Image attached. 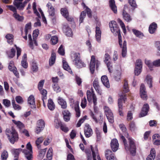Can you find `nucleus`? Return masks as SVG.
<instances>
[{
	"mask_svg": "<svg viewBox=\"0 0 160 160\" xmlns=\"http://www.w3.org/2000/svg\"><path fill=\"white\" fill-rule=\"evenodd\" d=\"M109 27L112 32L116 36L118 35L119 44L122 49V55L123 57H125L127 54V42L126 41H123L122 45V37L120 33V30L118 27L116 22L112 21L109 23Z\"/></svg>",
	"mask_w": 160,
	"mask_h": 160,
	"instance_id": "f257e3e1",
	"label": "nucleus"
},
{
	"mask_svg": "<svg viewBox=\"0 0 160 160\" xmlns=\"http://www.w3.org/2000/svg\"><path fill=\"white\" fill-rule=\"evenodd\" d=\"M129 91L127 81L126 80H125L123 88V91L122 94H119L120 98L118 99V102L119 114L120 116H123V112L122 111L123 103H124L126 99V95L125 94V93L128 92Z\"/></svg>",
	"mask_w": 160,
	"mask_h": 160,
	"instance_id": "f03ea898",
	"label": "nucleus"
},
{
	"mask_svg": "<svg viewBox=\"0 0 160 160\" xmlns=\"http://www.w3.org/2000/svg\"><path fill=\"white\" fill-rule=\"evenodd\" d=\"M120 137L123 141L124 143L125 148L126 150H129L131 153L134 156L136 153V147L135 143L132 138H128V140L129 142V146H128V144L126 142V140L124 136L122 135H120Z\"/></svg>",
	"mask_w": 160,
	"mask_h": 160,
	"instance_id": "7ed1b4c3",
	"label": "nucleus"
},
{
	"mask_svg": "<svg viewBox=\"0 0 160 160\" xmlns=\"http://www.w3.org/2000/svg\"><path fill=\"white\" fill-rule=\"evenodd\" d=\"M6 134L12 143L14 144L18 141V134L13 127L12 128L11 130L7 128L6 130Z\"/></svg>",
	"mask_w": 160,
	"mask_h": 160,
	"instance_id": "20e7f679",
	"label": "nucleus"
},
{
	"mask_svg": "<svg viewBox=\"0 0 160 160\" xmlns=\"http://www.w3.org/2000/svg\"><path fill=\"white\" fill-rule=\"evenodd\" d=\"M72 57L73 62L78 68H82L85 67L86 65L80 59L79 53H75Z\"/></svg>",
	"mask_w": 160,
	"mask_h": 160,
	"instance_id": "39448f33",
	"label": "nucleus"
},
{
	"mask_svg": "<svg viewBox=\"0 0 160 160\" xmlns=\"http://www.w3.org/2000/svg\"><path fill=\"white\" fill-rule=\"evenodd\" d=\"M104 110L109 122L111 123H113L114 121V117L111 110L106 106L105 107Z\"/></svg>",
	"mask_w": 160,
	"mask_h": 160,
	"instance_id": "423d86ee",
	"label": "nucleus"
},
{
	"mask_svg": "<svg viewBox=\"0 0 160 160\" xmlns=\"http://www.w3.org/2000/svg\"><path fill=\"white\" fill-rule=\"evenodd\" d=\"M87 95L88 101L90 102L92 99L93 104L94 105H96L97 104V98L94 91H92L91 92L90 91L88 90L87 92Z\"/></svg>",
	"mask_w": 160,
	"mask_h": 160,
	"instance_id": "0eeeda50",
	"label": "nucleus"
},
{
	"mask_svg": "<svg viewBox=\"0 0 160 160\" xmlns=\"http://www.w3.org/2000/svg\"><path fill=\"white\" fill-rule=\"evenodd\" d=\"M47 6L48 8L49 15L51 17V18L54 22L55 21L56 18L54 8L52 6L51 3L50 2H48L47 4Z\"/></svg>",
	"mask_w": 160,
	"mask_h": 160,
	"instance_id": "6e6552de",
	"label": "nucleus"
},
{
	"mask_svg": "<svg viewBox=\"0 0 160 160\" xmlns=\"http://www.w3.org/2000/svg\"><path fill=\"white\" fill-rule=\"evenodd\" d=\"M91 149L92 153L93 160H96V156H97L98 160H101L98 154V150L97 147L93 148L92 145L90 146Z\"/></svg>",
	"mask_w": 160,
	"mask_h": 160,
	"instance_id": "1a4fd4ad",
	"label": "nucleus"
},
{
	"mask_svg": "<svg viewBox=\"0 0 160 160\" xmlns=\"http://www.w3.org/2000/svg\"><path fill=\"white\" fill-rule=\"evenodd\" d=\"M84 132L85 136L87 138L90 137L92 134V130L88 124H86L84 128Z\"/></svg>",
	"mask_w": 160,
	"mask_h": 160,
	"instance_id": "9d476101",
	"label": "nucleus"
},
{
	"mask_svg": "<svg viewBox=\"0 0 160 160\" xmlns=\"http://www.w3.org/2000/svg\"><path fill=\"white\" fill-rule=\"evenodd\" d=\"M140 92L141 98L144 100H146L147 98V95L146 88L144 84H141L140 88Z\"/></svg>",
	"mask_w": 160,
	"mask_h": 160,
	"instance_id": "9b49d317",
	"label": "nucleus"
},
{
	"mask_svg": "<svg viewBox=\"0 0 160 160\" xmlns=\"http://www.w3.org/2000/svg\"><path fill=\"white\" fill-rule=\"evenodd\" d=\"M105 155L108 160H117L114 154L110 150H107L106 151Z\"/></svg>",
	"mask_w": 160,
	"mask_h": 160,
	"instance_id": "f8f14e48",
	"label": "nucleus"
},
{
	"mask_svg": "<svg viewBox=\"0 0 160 160\" xmlns=\"http://www.w3.org/2000/svg\"><path fill=\"white\" fill-rule=\"evenodd\" d=\"M62 30L66 35L68 36H70L72 35V29L69 28L67 24L63 25Z\"/></svg>",
	"mask_w": 160,
	"mask_h": 160,
	"instance_id": "ddd939ff",
	"label": "nucleus"
},
{
	"mask_svg": "<svg viewBox=\"0 0 160 160\" xmlns=\"http://www.w3.org/2000/svg\"><path fill=\"white\" fill-rule=\"evenodd\" d=\"M128 9L127 6H124L123 12L122 16L124 20L128 22H130L132 20V18L130 15L126 11V9Z\"/></svg>",
	"mask_w": 160,
	"mask_h": 160,
	"instance_id": "4468645a",
	"label": "nucleus"
},
{
	"mask_svg": "<svg viewBox=\"0 0 160 160\" xmlns=\"http://www.w3.org/2000/svg\"><path fill=\"white\" fill-rule=\"evenodd\" d=\"M93 86L96 91L99 94H102V91L100 89L99 84L98 80V78H95L93 82Z\"/></svg>",
	"mask_w": 160,
	"mask_h": 160,
	"instance_id": "2eb2a0df",
	"label": "nucleus"
},
{
	"mask_svg": "<svg viewBox=\"0 0 160 160\" xmlns=\"http://www.w3.org/2000/svg\"><path fill=\"white\" fill-rule=\"evenodd\" d=\"M149 109V106L148 105V104H145L142 108L141 112L139 114V117H143L147 115Z\"/></svg>",
	"mask_w": 160,
	"mask_h": 160,
	"instance_id": "dca6fc26",
	"label": "nucleus"
},
{
	"mask_svg": "<svg viewBox=\"0 0 160 160\" xmlns=\"http://www.w3.org/2000/svg\"><path fill=\"white\" fill-rule=\"evenodd\" d=\"M95 58L94 56L92 55L91 57L90 63V70L92 74L94 73L95 70Z\"/></svg>",
	"mask_w": 160,
	"mask_h": 160,
	"instance_id": "f3484780",
	"label": "nucleus"
},
{
	"mask_svg": "<svg viewBox=\"0 0 160 160\" xmlns=\"http://www.w3.org/2000/svg\"><path fill=\"white\" fill-rule=\"evenodd\" d=\"M111 147L113 152H116L118 149L119 144L118 140L116 139L112 140L111 142Z\"/></svg>",
	"mask_w": 160,
	"mask_h": 160,
	"instance_id": "a211bd4d",
	"label": "nucleus"
},
{
	"mask_svg": "<svg viewBox=\"0 0 160 160\" xmlns=\"http://www.w3.org/2000/svg\"><path fill=\"white\" fill-rule=\"evenodd\" d=\"M24 157L27 160H31L32 159L33 157L32 152L28 151V150L23 149L22 151Z\"/></svg>",
	"mask_w": 160,
	"mask_h": 160,
	"instance_id": "6ab92c4d",
	"label": "nucleus"
},
{
	"mask_svg": "<svg viewBox=\"0 0 160 160\" xmlns=\"http://www.w3.org/2000/svg\"><path fill=\"white\" fill-rule=\"evenodd\" d=\"M156 156V151L154 148L151 149L150 154L146 158V160H154Z\"/></svg>",
	"mask_w": 160,
	"mask_h": 160,
	"instance_id": "aec40b11",
	"label": "nucleus"
},
{
	"mask_svg": "<svg viewBox=\"0 0 160 160\" xmlns=\"http://www.w3.org/2000/svg\"><path fill=\"white\" fill-rule=\"evenodd\" d=\"M28 103L32 105L31 107L32 108H36L35 98L33 95H31L28 99Z\"/></svg>",
	"mask_w": 160,
	"mask_h": 160,
	"instance_id": "412c9836",
	"label": "nucleus"
},
{
	"mask_svg": "<svg viewBox=\"0 0 160 160\" xmlns=\"http://www.w3.org/2000/svg\"><path fill=\"white\" fill-rule=\"evenodd\" d=\"M101 81L103 85L107 88L110 87V84L108 77L106 76H103L101 77Z\"/></svg>",
	"mask_w": 160,
	"mask_h": 160,
	"instance_id": "4be33fe9",
	"label": "nucleus"
},
{
	"mask_svg": "<svg viewBox=\"0 0 160 160\" xmlns=\"http://www.w3.org/2000/svg\"><path fill=\"white\" fill-rule=\"evenodd\" d=\"M157 28V24L154 22L152 23L149 26V32L151 34L154 33Z\"/></svg>",
	"mask_w": 160,
	"mask_h": 160,
	"instance_id": "5701e85b",
	"label": "nucleus"
},
{
	"mask_svg": "<svg viewBox=\"0 0 160 160\" xmlns=\"http://www.w3.org/2000/svg\"><path fill=\"white\" fill-rule=\"evenodd\" d=\"M110 7L111 10L115 13H116L117 12V7L115 5V2L114 0H110L109 1Z\"/></svg>",
	"mask_w": 160,
	"mask_h": 160,
	"instance_id": "b1692460",
	"label": "nucleus"
},
{
	"mask_svg": "<svg viewBox=\"0 0 160 160\" xmlns=\"http://www.w3.org/2000/svg\"><path fill=\"white\" fill-rule=\"evenodd\" d=\"M96 38L97 41L100 42L101 40V31L100 28L98 27H96Z\"/></svg>",
	"mask_w": 160,
	"mask_h": 160,
	"instance_id": "393cba45",
	"label": "nucleus"
},
{
	"mask_svg": "<svg viewBox=\"0 0 160 160\" xmlns=\"http://www.w3.org/2000/svg\"><path fill=\"white\" fill-rule=\"evenodd\" d=\"M23 0H15L13 2L14 5L19 10H22L23 6H22V2Z\"/></svg>",
	"mask_w": 160,
	"mask_h": 160,
	"instance_id": "a878e982",
	"label": "nucleus"
},
{
	"mask_svg": "<svg viewBox=\"0 0 160 160\" xmlns=\"http://www.w3.org/2000/svg\"><path fill=\"white\" fill-rule=\"evenodd\" d=\"M58 102L59 105L61 106L63 109H65L67 107V104L66 101L62 98L59 97L58 98Z\"/></svg>",
	"mask_w": 160,
	"mask_h": 160,
	"instance_id": "bb28decb",
	"label": "nucleus"
},
{
	"mask_svg": "<svg viewBox=\"0 0 160 160\" xmlns=\"http://www.w3.org/2000/svg\"><path fill=\"white\" fill-rule=\"evenodd\" d=\"M74 108L76 112V116L79 117L80 115V111L79 106L78 102H75L74 103Z\"/></svg>",
	"mask_w": 160,
	"mask_h": 160,
	"instance_id": "cd10ccee",
	"label": "nucleus"
},
{
	"mask_svg": "<svg viewBox=\"0 0 160 160\" xmlns=\"http://www.w3.org/2000/svg\"><path fill=\"white\" fill-rule=\"evenodd\" d=\"M155 62V61L153 62H152L150 60H147L146 59L145 60V64L148 66L151 70H152V68L153 66L156 67V64L154 63Z\"/></svg>",
	"mask_w": 160,
	"mask_h": 160,
	"instance_id": "c85d7f7f",
	"label": "nucleus"
},
{
	"mask_svg": "<svg viewBox=\"0 0 160 160\" xmlns=\"http://www.w3.org/2000/svg\"><path fill=\"white\" fill-rule=\"evenodd\" d=\"M22 151V149L20 148L18 149H13L12 150V152L15 158L18 159L19 153Z\"/></svg>",
	"mask_w": 160,
	"mask_h": 160,
	"instance_id": "c756f323",
	"label": "nucleus"
},
{
	"mask_svg": "<svg viewBox=\"0 0 160 160\" xmlns=\"http://www.w3.org/2000/svg\"><path fill=\"white\" fill-rule=\"evenodd\" d=\"M56 58V54L54 52H52L51 56L49 60V64L50 66L52 65L55 63Z\"/></svg>",
	"mask_w": 160,
	"mask_h": 160,
	"instance_id": "7c9ffc66",
	"label": "nucleus"
},
{
	"mask_svg": "<svg viewBox=\"0 0 160 160\" xmlns=\"http://www.w3.org/2000/svg\"><path fill=\"white\" fill-rule=\"evenodd\" d=\"M132 31L137 37L142 38L144 36L143 33L138 30L133 29L132 30Z\"/></svg>",
	"mask_w": 160,
	"mask_h": 160,
	"instance_id": "2f4dec72",
	"label": "nucleus"
},
{
	"mask_svg": "<svg viewBox=\"0 0 160 160\" xmlns=\"http://www.w3.org/2000/svg\"><path fill=\"white\" fill-rule=\"evenodd\" d=\"M62 62L63 69L64 70L68 71L70 73H72V72L67 62L64 60H63Z\"/></svg>",
	"mask_w": 160,
	"mask_h": 160,
	"instance_id": "473e14b6",
	"label": "nucleus"
},
{
	"mask_svg": "<svg viewBox=\"0 0 160 160\" xmlns=\"http://www.w3.org/2000/svg\"><path fill=\"white\" fill-rule=\"evenodd\" d=\"M48 106L49 109L51 110H53L55 108V105L52 100L50 99L48 100Z\"/></svg>",
	"mask_w": 160,
	"mask_h": 160,
	"instance_id": "72a5a7b5",
	"label": "nucleus"
},
{
	"mask_svg": "<svg viewBox=\"0 0 160 160\" xmlns=\"http://www.w3.org/2000/svg\"><path fill=\"white\" fill-rule=\"evenodd\" d=\"M46 151V148L41 149L40 150L39 152V154L38 156L39 159H42L43 158Z\"/></svg>",
	"mask_w": 160,
	"mask_h": 160,
	"instance_id": "f704fd0d",
	"label": "nucleus"
},
{
	"mask_svg": "<svg viewBox=\"0 0 160 160\" xmlns=\"http://www.w3.org/2000/svg\"><path fill=\"white\" fill-rule=\"evenodd\" d=\"M45 123L42 119H39L37 122V126L44 128L45 127Z\"/></svg>",
	"mask_w": 160,
	"mask_h": 160,
	"instance_id": "c9c22d12",
	"label": "nucleus"
},
{
	"mask_svg": "<svg viewBox=\"0 0 160 160\" xmlns=\"http://www.w3.org/2000/svg\"><path fill=\"white\" fill-rule=\"evenodd\" d=\"M16 51L14 49L12 48L10 52H7V54L9 58H12L15 55Z\"/></svg>",
	"mask_w": 160,
	"mask_h": 160,
	"instance_id": "e433bc0d",
	"label": "nucleus"
},
{
	"mask_svg": "<svg viewBox=\"0 0 160 160\" xmlns=\"http://www.w3.org/2000/svg\"><path fill=\"white\" fill-rule=\"evenodd\" d=\"M146 81L149 87L151 88L152 87V78L151 76L148 75L146 78Z\"/></svg>",
	"mask_w": 160,
	"mask_h": 160,
	"instance_id": "4c0bfd02",
	"label": "nucleus"
},
{
	"mask_svg": "<svg viewBox=\"0 0 160 160\" xmlns=\"http://www.w3.org/2000/svg\"><path fill=\"white\" fill-rule=\"evenodd\" d=\"M12 122L14 123L19 128H22L24 127L23 124L19 121H16L15 120H12Z\"/></svg>",
	"mask_w": 160,
	"mask_h": 160,
	"instance_id": "58836bf2",
	"label": "nucleus"
},
{
	"mask_svg": "<svg viewBox=\"0 0 160 160\" xmlns=\"http://www.w3.org/2000/svg\"><path fill=\"white\" fill-rule=\"evenodd\" d=\"M85 152L86 154L87 160H92V157L90 150L86 149Z\"/></svg>",
	"mask_w": 160,
	"mask_h": 160,
	"instance_id": "ea45409f",
	"label": "nucleus"
},
{
	"mask_svg": "<svg viewBox=\"0 0 160 160\" xmlns=\"http://www.w3.org/2000/svg\"><path fill=\"white\" fill-rule=\"evenodd\" d=\"M41 93L42 95V100L44 104V100H46L47 99V91L45 89H43L41 91Z\"/></svg>",
	"mask_w": 160,
	"mask_h": 160,
	"instance_id": "a19ab883",
	"label": "nucleus"
},
{
	"mask_svg": "<svg viewBox=\"0 0 160 160\" xmlns=\"http://www.w3.org/2000/svg\"><path fill=\"white\" fill-rule=\"evenodd\" d=\"M60 11L61 14L64 17L69 15L68 12L67 8H62Z\"/></svg>",
	"mask_w": 160,
	"mask_h": 160,
	"instance_id": "79ce46f5",
	"label": "nucleus"
},
{
	"mask_svg": "<svg viewBox=\"0 0 160 160\" xmlns=\"http://www.w3.org/2000/svg\"><path fill=\"white\" fill-rule=\"evenodd\" d=\"M44 138L42 137H40L37 138L36 141V144L38 148H40V144L43 141Z\"/></svg>",
	"mask_w": 160,
	"mask_h": 160,
	"instance_id": "37998d69",
	"label": "nucleus"
},
{
	"mask_svg": "<svg viewBox=\"0 0 160 160\" xmlns=\"http://www.w3.org/2000/svg\"><path fill=\"white\" fill-rule=\"evenodd\" d=\"M86 15V12L85 11H82L79 17L80 23H81L83 22V20Z\"/></svg>",
	"mask_w": 160,
	"mask_h": 160,
	"instance_id": "c03bdc74",
	"label": "nucleus"
},
{
	"mask_svg": "<svg viewBox=\"0 0 160 160\" xmlns=\"http://www.w3.org/2000/svg\"><path fill=\"white\" fill-rule=\"evenodd\" d=\"M13 16L17 20L19 21H21L23 19V18L22 16H20L17 12L14 13Z\"/></svg>",
	"mask_w": 160,
	"mask_h": 160,
	"instance_id": "a18cd8bd",
	"label": "nucleus"
},
{
	"mask_svg": "<svg viewBox=\"0 0 160 160\" xmlns=\"http://www.w3.org/2000/svg\"><path fill=\"white\" fill-rule=\"evenodd\" d=\"M117 20L118 22L119 23L121 27L122 28L123 30V32L125 33L126 32V29L124 23L122 21V20L119 18H118Z\"/></svg>",
	"mask_w": 160,
	"mask_h": 160,
	"instance_id": "49530a36",
	"label": "nucleus"
},
{
	"mask_svg": "<svg viewBox=\"0 0 160 160\" xmlns=\"http://www.w3.org/2000/svg\"><path fill=\"white\" fill-rule=\"evenodd\" d=\"M121 73L120 72L117 71L114 73V77L115 80L118 81L120 80L121 78Z\"/></svg>",
	"mask_w": 160,
	"mask_h": 160,
	"instance_id": "de8ad7c7",
	"label": "nucleus"
},
{
	"mask_svg": "<svg viewBox=\"0 0 160 160\" xmlns=\"http://www.w3.org/2000/svg\"><path fill=\"white\" fill-rule=\"evenodd\" d=\"M51 43L52 45L56 44L58 41V38L56 36H52L51 39Z\"/></svg>",
	"mask_w": 160,
	"mask_h": 160,
	"instance_id": "09e8293b",
	"label": "nucleus"
},
{
	"mask_svg": "<svg viewBox=\"0 0 160 160\" xmlns=\"http://www.w3.org/2000/svg\"><path fill=\"white\" fill-rule=\"evenodd\" d=\"M135 68H142V62L141 59H138L136 61Z\"/></svg>",
	"mask_w": 160,
	"mask_h": 160,
	"instance_id": "8fccbe9b",
	"label": "nucleus"
},
{
	"mask_svg": "<svg viewBox=\"0 0 160 160\" xmlns=\"http://www.w3.org/2000/svg\"><path fill=\"white\" fill-rule=\"evenodd\" d=\"M8 157V152L4 150L1 154V158L2 160H6Z\"/></svg>",
	"mask_w": 160,
	"mask_h": 160,
	"instance_id": "3c124183",
	"label": "nucleus"
},
{
	"mask_svg": "<svg viewBox=\"0 0 160 160\" xmlns=\"http://www.w3.org/2000/svg\"><path fill=\"white\" fill-rule=\"evenodd\" d=\"M52 148H49L48 151L47 157L48 160H51L52 158Z\"/></svg>",
	"mask_w": 160,
	"mask_h": 160,
	"instance_id": "603ef678",
	"label": "nucleus"
},
{
	"mask_svg": "<svg viewBox=\"0 0 160 160\" xmlns=\"http://www.w3.org/2000/svg\"><path fill=\"white\" fill-rule=\"evenodd\" d=\"M12 103L13 107L15 110H20L21 109V107L19 105L15 104L14 100L12 101Z\"/></svg>",
	"mask_w": 160,
	"mask_h": 160,
	"instance_id": "864d4df0",
	"label": "nucleus"
},
{
	"mask_svg": "<svg viewBox=\"0 0 160 160\" xmlns=\"http://www.w3.org/2000/svg\"><path fill=\"white\" fill-rule=\"evenodd\" d=\"M31 69L33 72H36L38 71V68L36 63L34 62H32L31 64Z\"/></svg>",
	"mask_w": 160,
	"mask_h": 160,
	"instance_id": "5fc2aeb1",
	"label": "nucleus"
},
{
	"mask_svg": "<svg viewBox=\"0 0 160 160\" xmlns=\"http://www.w3.org/2000/svg\"><path fill=\"white\" fill-rule=\"evenodd\" d=\"M3 103L4 105L7 108L9 107L11 105L10 101L7 99L3 100Z\"/></svg>",
	"mask_w": 160,
	"mask_h": 160,
	"instance_id": "6e6d98bb",
	"label": "nucleus"
},
{
	"mask_svg": "<svg viewBox=\"0 0 160 160\" xmlns=\"http://www.w3.org/2000/svg\"><path fill=\"white\" fill-rule=\"evenodd\" d=\"M52 87L54 91L58 93L61 91V88L58 84H54L52 85Z\"/></svg>",
	"mask_w": 160,
	"mask_h": 160,
	"instance_id": "4d7b16f0",
	"label": "nucleus"
},
{
	"mask_svg": "<svg viewBox=\"0 0 160 160\" xmlns=\"http://www.w3.org/2000/svg\"><path fill=\"white\" fill-rule=\"evenodd\" d=\"M52 138L51 137H48L43 142V144L44 145L47 146L52 141Z\"/></svg>",
	"mask_w": 160,
	"mask_h": 160,
	"instance_id": "13d9d810",
	"label": "nucleus"
},
{
	"mask_svg": "<svg viewBox=\"0 0 160 160\" xmlns=\"http://www.w3.org/2000/svg\"><path fill=\"white\" fill-rule=\"evenodd\" d=\"M87 117V116H85L83 117L82 118L80 119L77 124V127H80L81 126V124L86 119Z\"/></svg>",
	"mask_w": 160,
	"mask_h": 160,
	"instance_id": "bf43d9fd",
	"label": "nucleus"
},
{
	"mask_svg": "<svg viewBox=\"0 0 160 160\" xmlns=\"http://www.w3.org/2000/svg\"><path fill=\"white\" fill-rule=\"evenodd\" d=\"M119 127L122 132L125 134L128 135V134L126 132V128L123 124H120L119 125Z\"/></svg>",
	"mask_w": 160,
	"mask_h": 160,
	"instance_id": "052dcab7",
	"label": "nucleus"
},
{
	"mask_svg": "<svg viewBox=\"0 0 160 160\" xmlns=\"http://www.w3.org/2000/svg\"><path fill=\"white\" fill-rule=\"evenodd\" d=\"M54 122L55 126L57 128H58L59 127L60 128L62 124V122L60 121H58V120H55Z\"/></svg>",
	"mask_w": 160,
	"mask_h": 160,
	"instance_id": "680f3d73",
	"label": "nucleus"
},
{
	"mask_svg": "<svg viewBox=\"0 0 160 160\" xmlns=\"http://www.w3.org/2000/svg\"><path fill=\"white\" fill-rule=\"evenodd\" d=\"M87 100L85 98H84L82 99L81 105L82 108H85L87 105Z\"/></svg>",
	"mask_w": 160,
	"mask_h": 160,
	"instance_id": "e2e57ef3",
	"label": "nucleus"
},
{
	"mask_svg": "<svg viewBox=\"0 0 160 160\" xmlns=\"http://www.w3.org/2000/svg\"><path fill=\"white\" fill-rule=\"evenodd\" d=\"M15 99L17 102L19 104L22 103L23 102L22 98L20 96H17Z\"/></svg>",
	"mask_w": 160,
	"mask_h": 160,
	"instance_id": "0e129e2a",
	"label": "nucleus"
},
{
	"mask_svg": "<svg viewBox=\"0 0 160 160\" xmlns=\"http://www.w3.org/2000/svg\"><path fill=\"white\" fill-rule=\"evenodd\" d=\"M32 8L34 13L36 14L37 16H39L40 15L36 9V2H33V3Z\"/></svg>",
	"mask_w": 160,
	"mask_h": 160,
	"instance_id": "69168bd1",
	"label": "nucleus"
},
{
	"mask_svg": "<svg viewBox=\"0 0 160 160\" xmlns=\"http://www.w3.org/2000/svg\"><path fill=\"white\" fill-rule=\"evenodd\" d=\"M58 52L62 56L64 55L65 54L63 46L62 45H61L60 47L58 48Z\"/></svg>",
	"mask_w": 160,
	"mask_h": 160,
	"instance_id": "338daca9",
	"label": "nucleus"
},
{
	"mask_svg": "<svg viewBox=\"0 0 160 160\" xmlns=\"http://www.w3.org/2000/svg\"><path fill=\"white\" fill-rule=\"evenodd\" d=\"M142 68H135L134 73L136 75L138 76L141 72Z\"/></svg>",
	"mask_w": 160,
	"mask_h": 160,
	"instance_id": "774afa93",
	"label": "nucleus"
}]
</instances>
